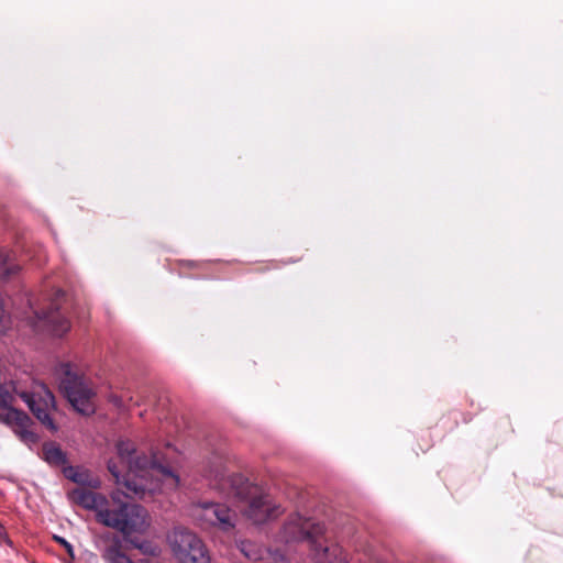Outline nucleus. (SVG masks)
Instances as JSON below:
<instances>
[{
  "label": "nucleus",
  "instance_id": "20e7f679",
  "mask_svg": "<svg viewBox=\"0 0 563 563\" xmlns=\"http://www.w3.org/2000/svg\"><path fill=\"white\" fill-rule=\"evenodd\" d=\"M190 514L202 529L217 528L225 533L232 532L238 521L236 512L221 503L206 501L192 505Z\"/></svg>",
  "mask_w": 563,
  "mask_h": 563
},
{
  "label": "nucleus",
  "instance_id": "6e6552de",
  "mask_svg": "<svg viewBox=\"0 0 563 563\" xmlns=\"http://www.w3.org/2000/svg\"><path fill=\"white\" fill-rule=\"evenodd\" d=\"M317 519L313 514H292L280 530V539L286 543L307 542L313 547L317 542Z\"/></svg>",
  "mask_w": 563,
  "mask_h": 563
},
{
  "label": "nucleus",
  "instance_id": "0eeeda50",
  "mask_svg": "<svg viewBox=\"0 0 563 563\" xmlns=\"http://www.w3.org/2000/svg\"><path fill=\"white\" fill-rule=\"evenodd\" d=\"M11 396L8 391H0V421L13 428L14 433L24 443L31 445L38 441V435L30 428L31 418L23 411L9 406Z\"/></svg>",
  "mask_w": 563,
  "mask_h": 563
},
{
  "label": "nucleus",
  "instance_id": "f3484780",
  "mask_svg": "<svg viewBox=\"0 0 563 563\" xmlns=\"http://www.w3.org/2000/svg\"><path fill=\"white\" fill-rule=\"evenodd\" d=\"M4 533V527L2 526V523L0 522V534Z\"/></svg>",
  "mask_w": 563,
  "mask_h": 563
},
{
  "label": "nucleus",
  "instance_id": "423d86ee",
  "mask_svg": "<svg viewBox=\"0 0 563 563\" xmlns=\"http://www.w3.org/2000/svg\"><path fill=\"white\" fill-rule=\"evenodd\" d=\"M19 396L45 428L52 432L57 431V426L52 417L56 410L55 398L44 384H35L32 390L21 391Z\"/></svg>",
  "mask_w": 563,
  "mask_h": 563
},
{
  "label": "nucleus",
  "instance_id": "f257e3e1",
  "mask_svg": "<svg viewBox=\"0 0 563 563\" xmlns=\"http://www.w3.org/2000/svg\"><path fill=\"white\" fill-rule=\"evenodd\" d=\"M108 470L113 476L117 489L110 499L106 496L77 487L68 493V498L76 505L96 512L99 523L121 532L125 538L133 533H144L150 527L147 510L125 498H144L146 493L159 489V482L170 481L176 487L178 476L170 467L163 465L156 454L151 456L136 451L130 440L117 443V457L108 462Z\"/></svg>",
  "mask_w": 563,
  "mask_h": 563
},
{
  "label": "nucleus",
  "instance_id": "dca6fc26",
  "mask_svg": "<svg viewBox=\"0 0 563 563\" xmlns=\"http://www.w3.org/2000/svg\"><path fill=\"white\" fill-rule=\"evenodd\" d=\"M54 539L56 542H58L60 545H63L65 548L66 552L71 558H74V549H73V545L68 541H66L63 537H58V536H55Z\"/></svg>",
  "mask_w": 563,
  "mask_h": 563
},
{
  "label": "nucleus",
  "instance_id": "1a4fd4ad",
  "mask_svg": "<svg viewBox=\"0 0 563 563\" xmlns=\"http://www.w3.org/2000/svg\"><path fill=\"white\" fill-rule=\"evenodd\" d=\"M62 296H64V292L62 290H58L56 292V299L51 302L48 309L34 310L36 324L43 323V327L47 328L57 336H62L70 328L69 321L59 312V306L57 300Z\"/></svg>",
  "mask_w": 563,
  "mask_h": 563
},
{
  "label": "nucleus",
  "instance_id": "9b49d317",
  "mask_svg": "<svg viewBox=\"0 0 563 563\" xmlns=\"http://www.w3.org/2000/svg\"><path fill=\"white\" fill-rule=\"evenodd\" d=\"M21 269L15 261V254L5 247H0V279H8Z\"/></svg>",
  "mask_w": 563,
  "mask_h": 563
},
{
  "label": "nucleus",
  "instance_id": "4468645a",
  "mask_svg": "<svg viewBox=\"0 0 563 563\" xmlns=\"http://www.w3.org/2000/svg\"><path fill=\"white\" fill-rule=\"evenodd\" d=\"M319 563H346L343 550L338 544L319 548Z\"/></svg>",
  "mask_w": 563,
  "mask_h": 563
},
{
  "label": "nucleus",
  "instance_id": "f8f14e48",
  "mask_svg": "<svg viewBox=\"0 0 563 563\" xmlns=\"http://www.w3.org/2000/svg\"><path fill=\"white\" fill-rule=\"evenodd\" d=\"M42 459L52 466H66L67 455L59 444L46 442L42 448Z\"/></svg>",
  "mask_w": 563,
  "mask_h": 563
},
{
  "label": "nucleus",
  "instance_id": "f03ea898",
  "mask_svg": "<svg viewBox=\"0 0 563 563\" xmlns=\"http://www.w3.org/2000/svg\"><path fill=\"white\" fill-rule=\"evenodd\" d=\"M229 457L222 452H214L209 457L206 476L214 488L229 497L243 501V516L254 525H263L278 518L284 508L262 487L250 483L241 474L231 473Z\"/></svg>",
  "mask_w": 563,
  "mask_h": 563
},
{
  "label": "nucleus",
  "instance_id": "ddd939ff",
  "mask_svg": "<svg viewBox=\"0 0 563 563\" xmlns=\"http://www.w3.org/2000/svg\"><path fill=\"white\" fill-rule=\"evenodd\" d=\"M63 474L67 479L81 485V487L88 485L98 488L100 486L99 479L91 478L88 471L79 467L64 466Z\"/></svg>",
  "mask_w": 563,
  "mask_h": 563
},
{
  "label": "nucleus",
  "instance_id": "2eb2a0df",
  "mask_svg": "<svg viewBox=\"0 0 563 563\" xmlns=\"http://www.w3.org/2000/svg\"><path fill=\"white\" fill-rule=\"evenodd\" d=\"M240 549L243 554L252 561H261L264 559V553H267L266 550L250 541L241 542Z\"/></svg>",
  "mask_w": 563,
  "mask_h": 563
},
{
  "label": "nucleus",
  "instance_id": "9d476101",
  "mask_svg": "<svg viewBox=\"0 0 563 563\" xmlns=\"http://www.w3.org/2000/svg\"><path fill=\"white\" fill-rule=\"evenodd\" d=\"M101 556L106 563H134L123 551V542L119 536L108 532L101 537Z\"/></svg>",
  "mask_w": 563,
  "mask_h": 563
},
{
  "label": "nucleus",
  "instance_id": "39448f33",
  "mask_svg": "<svg viewBox=\"0 0 563 563\" xmlns=\"http://www.w3.org/2000/svg\"><path fill=\"white\" fill-rule=\"evenodd\" d=\"M168 541L179 563H210L203 542L191 531L176 528L168 536Z\"/></svg>",
  "mask_w": 563,
  "mask_h": 563
},
{
  "label": "nucleus",
  "instance_id": "7ed1b4c3",
  "mask_svg": "<svg viewBox=\"0 0 563 563\" xmlns=\"http://www.w3.org/2000/svg\"><path fill=\"white\" fill-rule=\"evenodd\" d=\"M59 388L76 411L89 416L95 412L96 393L82 375L73 371L69 363L60 364Z\"/></svg>",
  "mask_w": 563,
  "mask_h": 563
},
{
  "label": "nucleus",
  "instance_id": "a211bd4d",
  "mask_svg": "<svg viewBox=\"0 0 563 563\" xmlns=\"http://www.w3.org/2000/svg\"><path fill=\"white\" fill-rule=\"evenodd\" d=\"M114 402H115L117 405H120V404H121V400H120V399H118V398H115V399H114Z\"/></svg>",
  "mask_w": 563,
  "mask_h": 563
}]
</instances>
